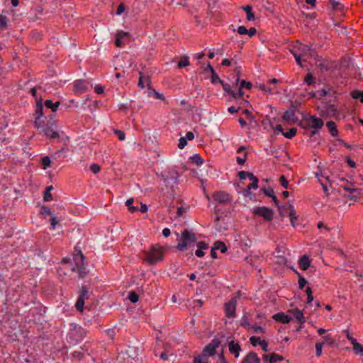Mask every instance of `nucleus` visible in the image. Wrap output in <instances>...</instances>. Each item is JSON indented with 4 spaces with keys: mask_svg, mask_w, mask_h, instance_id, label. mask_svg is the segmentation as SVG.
Segmentation results:
<instances>
[{
    "mask_svg": "<svg viewBox=\"0 0 363 363\" xmlns=\"http://www.w3.org/2000/svg\"><path fill=\"white\" fill-rule=\"evenodd\" d=\"M214 250H220L221 252H225L227 250L226 246L223 242L217 241L214 243L213 247Z\"/></svg>",
    "mask_w": 363,
    "mask_h": 363,
    "instance_id": "37",
    "label": "nucleus"
},
{
    "mask_svg": "<svg viewBox=\"0 0 363 363\" xmlns=\"http://www.w3.org/2000/svg\"><path fill=\"white\" fill-rule=\"evenodd\" d=\"M289 312L291 313L299 323H303L306 321L303 311L294 308L289 310Z\"/></svg>",
    "mask_w": 363,
    "mask_h": 363,
    "instance_id": "25",
    "label": "nucleus"
},
{
    "mask_svg": "<svg viewBox=\"0 0 363 363\" xmlns=\"http://www.w3.org/2000/svg\"><path fill=\"white\" fill-rule=\"evenodd\" d=\"M311 264V260L307 255L302 256L298 262L300 269L302 270H306L308 269Z\"/></svg>",
    "mask_w": 363,
    "mask_h": 363,
    "instance_id": "27",
    "label": "nucleus"
},
{
    "mask_svg": "<svg viewBox=\"0 0 363 363\" xmlns=\"http://www.w3.org/2000/svg\"><path fill=\"white\" fill-rule=\"evenodd\" d=\"M326 126L329 129L330 132L333 135H335L337 133V129L335 126V123L333 121L328 122Z\"/></svg>",
    "mask_w": 363,
    "mask_h": 363,
    "instance_id": "38",
    "label": "nucleus"
},
{
    "mask_svg": "<svg viewBox=\"0 0 363 363\" xmlns=\"http://www.w3.org/2000/svg\"><path fill=\"white\" fill-rule=\"evenodd\" d=\"M228 112L231 113L240 112L241 113L242 116L238 118V122L242 127H244L247 124V120L251 119V113L247 109H242L240 107L236 108L232 106L228 108Z\"/></svg>",
    "mask_w": 363,
    "mask_h": 363,
    "instance_id": "11",
    "label": "nucleus"
},
{
    "mask_svg": "<svg viewBox=\"0 0 363 363\" xmlns=\"http://www.w3.org/2000/svg\"><path fill=\"white\" fill-rule=\"evenodd\" d=\"M165 247L160 245H155L147 250L143 252V259L150 265H155L163 260Z\"/></svg>",
    "mask_w": 363,
    "mask_h": 363,
    "instance_id": "1",
    "label": "nucleus"
},
{
    "mask_svg": "<svg viewBox=\"0 0 363 363\" xmlns=\"http://www.w3.org/2000/svg\"><path fill=\"white\" fill-rule=\"evenodd\" d=\"M94 90L95 91L100 94H102L104 91V87L101 86V85H96L95 87H94Z\"/></svg>",
    "mask_w": 363,
    "mask_h": 363,
    "instance_id": "62",
    "label": "nucleus"
},
{
    "mask_svg": "<svg viewBox=\"0 0 363 363\" xmlns=\"http://www.w3.org/2000/svg\"><path fill=\"white\" fill-rule=\"evenodd\" d=\"M7 25V17L4 15H0V29L5 28Z\"/></svg>",
    "mask_w": 363,
    "mask_h": 363,
    "instance_id": "48",
    "label": "nucleus"
},
{
    "mask_svg": "<svg viewBox=\"0 0 363 363\" xmlns=\"http://www.w3.org/2000/svg\"><path fill=\"white\" fill-rule=\"evenodd\" d=\"M155 355H156V356H160V357L162 359H163V360H167V359H168V357H167V355L166 352H160H160L157 351V350L156 349V350H155Z\"/></svg>",
    "mask_w": 363,
    "mask_h": 363,
    "instance_id": "55",
    "label": "nucleus"
},
{
    "mask_svg": "<svg viewBox=\"0 0 363 363\" xmlns=\"http://www.w3.org/2000/svg\"><path fill=\"white\" fill-rule=\"evenodd\" d=\"M90 169L94 174H97L100 172L101 167L97 164H92L90 167Z\"/></svg>",
    "mask_w": 363,
    "mask_h": 363,
    "instance_id": "53",
    "label": "nucleus"
},
{
    "mask_svg": "<svg viewBox=\"0 0 363 363\" xmlns=\"http://www.w3.org/2000/svg\"><path fill=\"white\" fill-rule=\"evenodd\" d=\"M244 10L246 12L247 14V20L249 21H254L255 20V15L252 12V8L250 6H247L244 7Z\"/></svg>",
    "mask_w": 363,
    "mask_h": 363,
    "instance_id": "36",
    "label": "nucleus"
},
{
    "mask_svg": "<svg viewBox=\"0 0 363 363\" xmlns=\"http://www.w3.org/2000/svg\"><path fill=\"white\" fill-rule=\"evenodd\" d=\"M235 300H231L230 302L228 303V318L233 317L235 315Z\"/></svg>",
    "mask_w": 363,
    "mask_h": 363,
    "instance_id": "34",
    "label": "nucleus"
},
{
    "mask_svg": "<svg viewBox=\"0 0 363 363\" xmlns=\"http://www.w3.org/2000/svg\"><path fill=\"white\" fill-rule=\"evenodd\" d=\"M250 340L253 346H258L263 341V340H262L260 337L255 336L251 337Z\"/></svg>",
    "mask_w": 363,
    "mask_h": 363,
    "instance_id": "44",
    "label": "nucleus"
},
{
    "mask_svg": "<svg viewBox=\"0 0 363 363\" xmlns=\"http://www.w3.org/2000/svg\"><path fill=\"white\" fill-rule=\"evenodd\" d=\"M197 247H198V248L201 249V250H206L208 247V245L203 241L199 242L197 244Z\"/></svg>",
    "mask_w": 363,
    "mask_h": 363,
    "instance_id": "60",
    "label": "nucleus"
},
{
    "mask_svg": "<svg viewBox=\"0 0 363 363\" xmlns=\"http://www.w3.org/2000/svg\"><path fill=\"white\" fill-rule=\"evenodd\" d=\"M187 144V140L186 138H185L184 137H182L179 140V143H178V147L179 149H183L184 148V147Z\"/></svg>",
    "mask_w": 363,
    "mask_h": 363,
    "instance_id": "49",
    "label": "nucleus"
},
{
    "mask_svg": "<svg viewBox=\"0 0 363 363\" xmlns=\"http://www.w3.org/2000/svg\"><path fill=\"white\" fill-rule=\"evenodd\" d=\"M296 129L295 128H292L289 129V131L283 133V135L287 138H292L293 137H294L296 135Z\"/></svg>",
    "mask_w": 363,
    "mask_h": 363,
    "instance_id": "42",
    "label": "nucleus"
},
{
    "mask_svg": "<svg viewBox=\"0 0 363 363\" xmlns=\"http://www.w3.org/2000/svg\"><path fill=\"white\" fill-rule=\"evenodd\" d=\"M335 340L331 334H327L326 335H325L323 337V341L321 342V343H323V345H333L335 344Z\"/></svg>",
    "mask_w": 363,
    "mask_h": 363,
    "instance_id": "32",
    "label": "nucleus"
},
{
    "mask_svg": "<svg viewBox=\"0 0 363 363\" xmlns=\"http://www.w3.org/2000/svg\"><path fill=\"white\" fill-rule=\"evenodd\" d=\"M43 199L45 201H50L52 200V196L50 192L45 191Z\"/></svg>",
    "mask_w": 363,
    "mask_h": 363,
    "instance_id": "56",
    "label": "nucleus"
},
{
    "mask_svg": "<svg viewBox=\"0 0 363 363\" xmlns=\"http://www.w3.org/2000/svg\"><path fill=\"white\" fill-rule=\"evenodd\" d=\"M283 119L286 121H295V116L294 112L292 110L287 111L284 113L283 116Z\"/></svg>",
    "mask_w": 363,
    "mask_h": 363,
    "instance_id": "33",
    "label": "nucleus"
},
{
    "mask_svg": "<svg viewBox=\"0 0 363 363\" xmlns=\"http://www.w3.org/2000/svg\"><path fill=\"white\" fill-rule=\"evenodd\" d=\"M58 223V220H57V218L55 216H52L50 218V224L52 229H55L57 224Z\"/></svg>",
    "mask_w": 363,
    "mask_h": 363,
    "instance_id": "58",
    "label": "nucleus"
},
{
    "mask_svg": "<svg viewBox=\"0 0 363 363\" xmlns=\"http://www.w3.org/2000/svg\"><path fill=\"white\" fill-rule=\"evenodd\" d=\"M125 10V6H124V4H120L119 6H118V9H117V11H116V14L117 15H121L123 13Z\"/></svg>",
    "mask_w": 363,
    "mask_h": 363,
    "instance_id": "59",
    "label": "nucleus"
},
{
    "mask_svg": "<svg viewBox=\"0 0 363 363\" xmlns=\"http://www.w3.org/2000/svg\"><path fill=\"white\" fill-rule=\"evenodd\" d=\"M190 159L193 163L196 164L198 166L202 164L203 162V159L199 155H195Z\"/></svg>",
    "mask_w": 363,
    "mask_h": 363,
    "instance_id": "40",
    "label": "nucleus"
},
{
    "mask_svg": "<svg viewBox=\"0 0 363 363\" xmlns=\"http://www.w3.org/2000/svg\"><path fill=\"white\" fill-rule=\"evenodd\" d=\"M289 209V217L291 221V223L293 227L296 226V221L298 219V216L296 215V210L292 205H289L288 206Z\"/></svg>",
    "mask_w": 363,
    "mask_h": 363,
    "instance_id": "26",
    "label": "nucleus"
},
{
    "mask_svg": "<svg viewBox=\"0 0 363 363\" xmlns=\"http://www.w3.org/2000/svg\"><path fill=\"white\" fill-rule=\"evenodd\" d=\"M220 341L214 339L205 347L203 353L194 358V363H208V357L214 354L216 350L220 346Z\"/></svg>",
    "mask_w": 363,
    "mask_h": 363,
    "instance_id": "5",
    "label": "nucleus"
},
{
    "mask_svg": "<svg viewBox=\"0 0 363 363\" xmlns=\"http://www.w3.org/2000/svg\"><path fill=\"white\" fill-rule=\"evenodd\" d=\"M56 126L55 121H49L46 123L43 121L40 122V126H34L37 128L40 133H43L46 137L49 138H59V133L54 129Z\"/></svg>",
    "mask_w": 363,
    "mask_h": 363,
    "instance_id": "6",
    "label": "nucleus"
},
{
    "mask_svg": "<svg viewBox=\"0 0 363 363\" xmlns=\"http://www.w3.org/2000/svg\"><path fill=\"white\" fill-rule=\"evenodd\" d=\"M306 293L307 294V303H309L313 301V292L310 287H307L306 289Z\"/></svg>",
    "mask_w": 363,
    "mask_h": 363,
    "instance_id": "45",
    "label": "nucleus"
},
{
    "mask_svg": "<svg viewBox=\"0 0 363 363\" xmlns=\"http://www.w3.org/2000/svg\"><path fill=\"white\" fill-rule=\"evenodd\" d=\"M323 347V343L317 342L315 344V354L318 357H320L322 354Z\"/></svg>",
    "mask_w": 363,
    "mask_h": 363,
    "instance_id": "47",
    "label": "nucleus"
},
{
    "mask_svg": "<svg viewBox=\"0 0 363 363\" xmlns=\"http://www.w3.org/2000/svg\"><path fill=\"white\" fill-rule=\"evenodd\" d=\"M307 123L309 127L315 129H319L323 125V121L320 118H316L315 116H309L307 118Z\"/></svg>",
    "mask_w": 363,
    "mask_h": 363,
    "instance_id": "18",
    "label": "nucleus"
},
{
    "mask_svg": "<svg viewBox=\"0 0 363 363\" xmlns=\"http://www.w3.org/2000/svg\"><path fill=\"white\" fill-rule=\"evenodd\" d=\"M144 79H145V77H143L142 73L140 72V78H139V81H138V86L140 88H142V89H143L145 87Z\"/></svg>",
    "mask_w": 363,
    "mask_h": 363,
    "instance_id": "57",
    "label": "nucleus"
},
{
    "mask_svg": "<svg viewBox=\"0 0 363 363\" xmlns=\"http://www.w3.org/2000/svg\"><path fill=\"white\" fill-rule=\"evenodd\" d=\"M296 62L301 67L304 66L303 62H308L312 63L313 60V52L309 47L303 45L301 43H297V45L292 51Z\"/></svg>",
    "mask_w": 363,
    "mask_h": 363,
    "instance_id": "2",
    "label": "nucleus"
},
{
    "mask_svg": "<svg viewBox=\"0 0 363 363\" xmlns=\"http://www.w3.org/2000/svg\"><path fill=\"white\" fill-rule=\"evenodd\" d=\"M307 284V281L305 278L300 277L298 279V286L301 289H303V287Z\"/></svg>",
    "mask_w": 363,
    "mask_h": 363,
    "instance_id": "54",
    "label": "nucleus"
},
{
    "mask_svg": "<svg viewBox=\"0 0 363 363\" xmlns=\"http://www.w3.org/2000/svg\"><path fill=\"white\" fill-rule=\"evenodd\" d=\"M71 328L68 333L69 339L73 342L77 343L84 340L86 336L87 331L77 324H71Z\"/></svg>",
    "mask_w": 363,
    "mask_h": 363,
    "instance_id": "7",
    "label": "nucleus"
},
{
    "mask_svg": "<svg viewBox=\"0 0 363 363\" xmlns=\"http://www.w3.org/2000/svg\"><path fill=\"white\" fill-rule=\"evenodd\" d=\"M240 72H241V68L240 67H237L235 66L234 67V72H235V76L233 77L234 79H235V83L236 84V86L238 87V91H235V90H229L228 89V94H231L232 96L235 99L238 98V97H243V96L245 95V93L243 91V89H250L251 87H252V84L249 82H245L244 80L241 81L240 82V84H239V79H240Z\"/></svg>",
    "mask_w": 363,
    "mask_h": 363,
    "instance_id": "4",
    "label": "nucleus"
},
{
    "mask_svg": "<svg viewBox=\"0 0 363 363\" xmlns=\"http://www.w3.org/2000/svg\"><path fill=\"white\" fill-rule=\"evenodd\" d=\"M213 197L216 201H218L220 203L219 205H217L215 208L216 214L217 215L216 220H219L223 218L224 217L223 215L219 216L218 213L221 210L220 204L225 203L227 201V195L224 192L218 191L213 194Z\"/></svg>",
    "mask_w": 363,
    "mask_h": 363,
    "instance_id": "12",
    "label": "nucleus"
},
{
    "mask_svg": "<svg viewBox=\"0 0 363 363\" xmlns=\"http://www.w3.org/2000/svg\"><path fill=\"white\" fill-rule=\"evenodd\" d=\"M162 178L167 186L177 183L179 173L174 168H168L161 174Z\"/></svg>",
    "mask_w": 363,
    "mask_h": 363,
    "instance_id": "10",
    "label": "nucleus"
},
{
    "mask_svg": "<svg viewBox=\"0 0 363 363\" xmlns=\"http://www.w3.org/2000/svg\"><path fill=\"white\" fill-rule=\"evenodd\" d=\"M204 72H209L211 74V82L215 84L217 82H220L223 84V82L220 80L218 76L215 73L213 68L208 63L206 66L203 69Z\"/></svg>",
    "mask_w": 363,
    "mask_h": 363,
    "instance_id": "23",
    "label": "nucleus"
},
{
    "mask_svg": "<svg viewBox=\"0 0 363 363\" xmlns=\"http://www.w3.org/2000/svg\"><path fill=\"white\" fill-rule=\"evenodd\" d=\"M279 182H280V184L284 188V189H287L288 186H289V182L287 181V179H286V177L284 176H281L280 179H279Z\"/></svg>",
    "mask_w": 363,
    "mask_h": 363,
    "instance_id": "52",
    "label": "nucleus"
},
{
    "mask_svg": "<svg viewBox=\"0 0 363 363\" xmlns=\"http://www.w3.org/2000/svg\"><path fill=\"white\" fill-rule=\"evenodd\" d=\"M41 162H42L43 165L44 166V169H45L47 167H49L51 163L50 159L48 156L43 157Z\"/></svg>",
    "mask_w": 363,
    "mask_h": 363,
    "instance_id": "51",
    "label": "nucleus"
},
{
    "mask_svg": "<svg viewBox=\"0 0 363 363\" xmlns=\"http://www.w3.org/2000/svg\"><path fill=\"white\" fill-rule=\"evenodd\" d=\"M272 318L284 324L289 323L291 320V317L284 313H277L272 316Z\"/></svg>",
    "mask_w": 363,
    "mask_h": 363,
    "instance_id": "19",
    "label": "nucleus"
},
{
    "mask_svg": "<svg viewBox=\"0 0 363 363\" xmlns=\"http://www.w3.org/2000/svg\"><path fill=\"white\" fill-rule=\"evenodd\" d=\"M262 191L264 194L267 196L268 197H270L273 199L275 203H278V200L277 199V196H275L274 191L272 188H264L262 189Z\"/></svg>",
    "mask_w": 363,
    "mask_h": 363,
    "instance_id": "31",
    "label": "nucleus"
},
{
    "mask_svg": "<svg viewBox=\"0 0 363 363\" xmlns=\"http://www.w3.org/2000/svg\"><path fill=\"white\" fill-rule=\"evenodd\" d=\"M130 34L128 32L119 30L116 35L115 45L116 47H121L124 45L123 39L129 37Z\"/></svg>",
    "mask_w": 363,
    "mask_h": 363,
    "instance_id": "20",
    "label": "nucleus"
},
{
    "mask_svg": "<svg viewBox=\"0 0 363 363\" xmlns=\"http://www.w3.org/2000/svg\"><path fill=\"white\" fill-rule=\"evenodd\" d=\"M228 350L235 357H238L240 347L238 343L233 341L228 343Z\"/></svg>",
    "mask_w": 363,
    "mask_h": 363,
    "instance_id": "28",
    "label": "nucleus"
},
{
    "mask_svg": "<svg viewBox=\"0 0 363 363\" xmlns=\"http://www.w3.org/2000/svg\"><path fill=\"white\" fill-rule=\"evenodd\" d=\"M133 199H128L125 203L126 206L128 208L129 211L131 213L135 212L138 210V207L133 206Z\"/></svg>",
    "mask_w": 363,
    "mask_h": 363,
    "instance_id": "39",
    "label": "nucleus"
},
{
    "mask_svg": "<svg viewBox=\"0 0 363 363\" xmlns=\"http://www.w3.org/2000/svg\"><path fill=\"white\" fill-rule=\"evenodd\" d=\"M252 213L257 217L262 218L266 221H271L274 217L272 209L265 206H257L252 209Z\"/></svg>",
    "mask_w": 363,
    "mask_h": 363,
    "instance_id": "9",
    "label": "nucleus"
},
{
    "mask_svg": "<svg viewBox=\"0 0 363 363\" xmlns=\"http://www.w3.org/2000/svg\"><path fill=\"white\" fill-rule=\"evenodd\" d=\"M84 255L81 252H79L77 255H75L74 257V259L76 263V267L79 270V276L81 277H84L86 274L85 272V268L84 267Z\"/></svg>",
    "mask_w": 363,
    "mask_h": 363,
    "instance_id": "14",
    "label": "nucleus"
},
{
    "mask_svg": "<svg viewBox=\"0 0 363 363\" xmlns=\"http://www.w3.org/2000/svg\"><path fill=\"white\" fill-rule=\"evenodd\" d=\"M184 138H186L187 140H193L194 138V135L192 132L189 131L186 133V137Z\"/></svg>",
    "mask_w": 363,
    "mask_h": 363,
    "instance_id": "63",
    "label": "nucleus"
},
{
    "mask_svg": "<svg viewBox=\"0 0 363 363\" xmlns=\"http://www.w3.org/2000/svg\"><path fill=\"white\" fill-rule=\"evenodd\" d=\"M42 214L51 215L50 209L47 206H43L41 209Z\"/></svg>",
    "mask_w": 363,
    "mask_h": 363,
    "instance_id": "61",
    "label": "nucleus"
},
{
    "mask_svg": "<svg viewBox=\"0 0 363 363\" xmlns=\"http://www.w3.org/2000/svg\"><path fill=\"white\" fill-rule=\"evenodd\" d=\"M88 289L86 286H82L80 294L77 298L75 307L77 311L82 312L84 311V301L87 298Z\"/></svg>",
    "mask_w": 363,
    "mask_h": 363,
    "instance_id": "13",
    "label": "nucleus"
},
{
    "mask_svg": "<svg viewBox=\"0 0 363 363\" xmlns=\"http://www.w3.org/2000/svg\"><path fill=\"white\" fill-rule=\"evenodd\" d=\"M238 33L240 35H247L251 38L257 33V30L255 28H251L248 30L246 27L241 26L238 27Z\"/></svg>",
    "mask_w": 363,
    "mask_h": 363,
    "instance_id": "22",
    "label": "nucleus"
},
{
    "mask_svg": "<svg viewBox=\"0 0 363 363\" xmlns=\"http://www.w3.org/2000/svg\"><path fill=\"white\" fill-rule=\"evenodd\" d=\"M351 96L353 99H359L360 101L363 103V91H353L351 93Z\"/></svg>",
    "mask_w": 363,
    "mask_h": 363,
    "instance_id": "41",
    "label": "nucleus"
},
{
    "mask_svg": "<svg viewBox=\"0 0 363 363\" xmlns=\"http://www.w3.org/2000/svg\"><path fill=\"white\" fill-rule=\"evenodd\" d=\"M238 177L240 180H245L248 179L251 182L242 191L243 196L247 197L250 199H252L255 196L251 193V190H256L258 188V179L252 173L247 172H238Z\"/></svg>",
    "mask_w": 363,
    "mask_h": 363,
    "instance_id": "3",
    "label": "nucleus"
},
{
    "mask_svg": "<svg viewBox=\"0 0 363 363\" xmlns=\"http://www.w3.org/2000/svg\"><path fill=\"white\" fill-rule=\"evenodd\" d=\"M189 65V57L187 56H182L180 58V60L178 62L177 66L179 68H182V67H187Z\"/></svg>",
    "mask_w": 363,
    "mask_h": 363,
    "instance_id": "35",
    "label": "nucleus"
},
{
    "mask_svg": "<svg viewBox=\"0 0 363 363\" xmlns=\"http://www.w3.org/2000/svg\"><path fill=\"white\" fill-rule=\"evenodd\" d=\"M262 349L264 350V351H267L268 350V344L267 342L263 340V341L262 342V343L260 345H259Z\"/></svg>",
    "mask_w": 363,
    "mask_h": 363,
    "instance_id": "64",
    "label": "nucleus"
},
{
    "mask_svg": "<svg viewBox=\"0 0 363 363\" xmlns=\"http://www.w3.org/2000/svg\"><path fill=\"white\" fill-rule=\"evenodd\" d=\"M238 156L236 158L237 162L242 165L245 162L247 152L245 151V148L244 147H240L237 151Z\"/></svg>",
    "mask_w": 363,
    "mask_h": 363,
    "instance_id": "24",
    "label": "nucleus"
},
{
    "mask_svg": "<svg viewBox=\"0 0 363 363\" xmlns=\"http://www.w3.org/2000/svg\"><path fill=\"white\" fill-rule=\"evenodd\" d=\"M43 106L42 104L41 101H38L36 103V107L35 111V122H34V126H40V122H43V120L42 119V116L43 115Z\"/></svg>",
    "mask_w": 363,
    "mask_h": 363,
    "instance_id": "15",
    "label": "nucleus"
},
{
    "mask_svg": "<svg viewBox=\"0 0 363 363\" xmlns=\"http://www.w3.org/2000/svg\"><path fill=\"white\" fill-rule=\"evenodd\" d=\"M60 104V101H56L55 103H53L51 100H46L45 101V106L50 108L52 112H56Z\"/></svg>",
    "mask_w": 363,
    "mask_h": 363,
    "instance_id": "30",
    "label": "nucleus"
},
{
    "mask_svg": "<svg viewBox=\"0 0 363 363\" xmlns=\"http://www.w3.org/2000/svg\"><path fill=\"white\" fill-rule=\"evenodd\" d=\"M313 77L311 73L307 74L304 78V82L308 85H311L313 82Z\"/></svg>",
    "mask_w": 363,
    "mask_h": 363,
    "instance_id": "50",
    "label": "nucleus"
},
{
    "mask_svg": "<svg viewBox=\"0 0 363 363\" xmlns=\"http://www.w3.org/2000/svg\"><path fill=\"white\" fill-rule=\"evenodd\" d=\"M196 240V238L195 234L185 229L182 233L177 248L180 251H184L189 245L194 243Z\"/></svg>",
    "mask_w": 363,
    "mask_h": 363,
    "instance_id": "8",
    "label": "nucleus"
},
{
    "mask_svg": "<svg viewBox=\"0 0 363 363\" xmlns=\"http://www.w3.org/2000/svg\"><path fill=\"white\" fill-rule=\"evenodd\" d=\"M114 133L117 135L119 140L123 141L125 138V134L121 130H114Z\"/></svg>",
    "mask_w": 363,
    "mask_h": 363,
    "instance_id": "46",
    "label": "nucleus"
},
{
    "mask_svg": "<svg viewBox=\"0 0 363 363\" xmlns=\"http://www.w3.org/2000/svg\"><path fill=\"white\" fill-rule=\"evenodd\" d=\"M128 298L132 303H136L139 299V296L136 292L130 291L128 295Z\"/></svg>",
    "mask_w": 363,
    "mask_h": 363,
    "instance_id": "43",
    "label": "nucleus"
},
{
    "mask_svg": "<svg viewBox=\"0 0 363 363\" xmlns=\"http://www.w3.org/2000/svg\"><path fill=\"white\" fill-rule=\"evenodd\" d=\"M245 363H259L260 359L255 353H250L245 358Z\"/></svg>",
    "mask_w": 363,
    "mask_h": 363,
    "instance_id": "29",
    "label": "nucleus"
},
{
    "mask_svg": "<svg viewBox=\"0 0 363 363\" xmlns=\"http://www.w3.org/2000/svg\"><path fill=\"white\" fill-rule=\"evenodd\" d=\"M89 83L84 80H77L74 84V91L77 94H82L87 91Z\"/></svg>",
    "mask_w": 363,
    "mask_h": 363,
    "instance_id": "17",
    "label": "nucleus"
},
{
    "mask_svg": "<svg viewBox=\"0 0 363 363\" xmlns=\"http://www.w3.org/2000/svg\"><path fill=\"white\" fill-rule=\"evenodd\" d=\"M263 359L264 361H269V363H279L283 360V357L278 354L272 353L269 354H264L263 356Z\"/></svg>",
    "mask_w": 363,
    "mask_h": 363,
    "instance_id": "21",
    "label": "nucleus"
},
{
    "mask_svg": "<svg viewBox=\"0 0 363 363\" xmlns=\"http://www.w3.org/2000/svg\"><path fill=\"white\" fill-rule=\"evenodd\" d=\"M347 337L352 345L353 351L356 354H363V345L359 344L349 333H347Z\"/></svg>",
    "mask_w": 363,
    "mask_h": 363,
    "instance_id": "16",
    "label": "nucleus"
}]
</instances>
